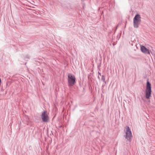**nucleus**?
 I'll return each instance as SVG.
<instances>
[{
	"mask_svg": "<svg viewBox=\"0 0 155 155\" xmlns=\"http://www.w3.org/2000/svg\"><path fill=\"white\" fill-rule=\"evenodd\" d=\"M141 21L140 15L139 14L136 15L133 19V25L135 28H138Z\"/></svg>",
	"mask_w": 155,
	"mask_h": 155,
	"instance_id": "1",
	"label": "nucleus"
},
{
	"mask_svg": "<svg viewBox=\"0 0 155 155\" xmlns=\"http://www.w3.org/2000/svg\"><path fill=\"white\" fill-rule=\"evenodd\" d=\"M151 84L149 82L148 80H147V83L146 89L145 91V96L146 98L147 99L150 98V97L151 96Z\"/></svg>",
	"mask_w": 155,
	"mask_h": 155,
	"instance_id": "2",
	"label": "nucleus"
},
{
	"mask_svg": "<svg viewBox=\"0 0 155 155\" xmlns=\"http://www.w3.org/2000/svg\"><path fill=\"white\" fill-rule=\"evenodd\" d=\"M124 131L125 132L126 135L124 136L128 140L130 141V139L132 137L131 131L128 126H126L125 128Z\"/></svg>",
	"mask_w": 155,
	"mask_h": 155,
	"instance_id": "3",
	"label": "nucleus"
},
{
	"mask_svg": "<svg viewBox=\"0 0 155 155\" xmlns=\"http://www.w3.org/2000/svg\"><path fill=\"white\" fill-rule=\"evenodd\" d=\"M75 78L74 75L69 74L68 76V82L70 86H72L75 83Z\"/></svg>",
	"mask_w": 155,
	"mask_h": 155,
	"instance_id": "4",
	"label": "nucleus"
},
{
	"mask_svg": "<svg viewBox=\"0 0 155 155\" xmlns=\"http://www.w3.org/2000/svg\"><path fill=\"white\" fill-rule=\"evenodd\" d=\"M41 118L42 120L44 122H46L48 121L49 117L47 114V112L45 111L43 112L41 115Z\"/></svg>",
	"mask_w": 155,
	"mask_h": 155,
	"instance_id": "5",
	"label": "nucleus"
},
{
	"mask_svg": "<svg viewBox=\"0 0 155 155\" xmlns=\"http://www.w3.org/2000/svg\"><path fill=\"white\" fill-rule=\"evenodd\" d=\"M141 51L143 53L148 54H150V50L144 46H142L140 48Z\"/></svg>",
	"mask_w": 155,
	"mask_h": 155,
	"instance_id": "6",
	"label": "nucleus"
},
{
	"mask_svg": "<svg viewBox=\"0 0 155 155\" xmlns=\"http://www.w3.org/2000/svg\"><path fill=\"white\" fill-rule=\"evenodd\" d=\"M101 80L103 81L106 83V81L105 80V78L104 75H102L101 78Z\"/></svg>",
	"mask_w": 155,
	"mask_h": 155,
	"instance_id": "7",
	"label": "nucleus"
},
{
	"mask_svg": "<svg viewBox=\"0 0 155 155\" xmlns=\"http://www.w3.org/2000/svg\"><path fill=\"white\" fill-rule=\"evenodd\" d=\"M26 58H28V59H29V56L28 55H27L26 56Z\"/></svg>",
	"mask_w": 155,
	"mask_h": 155,
	"instance_id": "8",
	"label": "nucleus"
},
{
	"mask_svg": "<svg viewBox=\"0 0 155 155\" xmlns=\"http://www.w3.org/2000/svg\"><path fill=\"white\" fill-rule=\"evenodd\" d=\"M98 73L99 74L100 76H101V73L100 72H98Z\"/></svg>",
	"mask_w": 155,
	"mask_h": 155,
	"instance_id": "9",
	"label": "nucleus"
},
{
	"mask_svg": "<svg viewBox=\"0 0 155 155\" xmlns=\"http://www.w3.org/2000/svg\"><path fill=\"white\" fill-rule=\"evenodd\" d=\"M1 79L0 78V85H1Z\"/></svg>",
	"mask_w": 155,
	"mask_h": 155,
	"instance_id": "10",
	"label": "nucleus"
},
{
	"mask_svg": "<svg viewBox=\"0 0 155 155\" xmlns=\"http://www.w3.org/2000/svg\"><path fill=\"white\" fill-rule=\"evenodd\" d=\"M98 78L99 79H100V77H99V76H98Z\"/></svg>",
	"mask_w": 155,
	"mask_h": 155,
	"instance_id": "11",
	"label": "nucleus"
}]
</instances>
